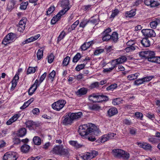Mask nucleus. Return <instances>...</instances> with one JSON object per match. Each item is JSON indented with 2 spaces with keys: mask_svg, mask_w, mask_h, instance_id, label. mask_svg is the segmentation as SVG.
<instances>
[{
  "mask_svg": "<svg viewBox=\"0 0 160 160\" xmlns=\"http://www.w3.org/2000/svg\"><path fill=\"white\" fill-rule=\"evenodd\" d=\"M148 59L149 61L160 63V57H155V53L153 51H147Z\"/></svg>",
  "mask_w": 160,
  "mask_h": 160,
  "instance_id": "nucleus-3",
  "label": "nucleus"
},
{
  "mask_svg": "<svg viewBox=\"0 0 160 160\" xmlns=\"http://www.w3.org/2000/svg\"><path fill=\"white\" fill-rule=\"evenodd\" d=\"M89 108L92 110H98L101 109V107L98 104H95L89 106Z\"/></svg>",
  "mask_w": 160,
  "mask_h": 160,
  "instance_id": "nucleus-38",
  "label": "nucleus"
},
{
  "mask_svg": "<svg viewBox=\"0 0 160 160\" xmlns=\"http://www.w3.org/2000/svg\"><path fill=\"white\" fill-rule=\"evenodd\" d=\"M56 74L55 71L53 70L49 75V78L51 79L52 81H53V78H54Z\"/></svg>",
  "mask_w": 160,
  "mask_h": 160,
  "instance_id": "nucleus-52",
  "label": "nucleus"
},
{
  "mask_svg": "<svg viewBox=\"0 0 160 160\" xmlns=\"http://www.w3.org/2000/svg\"><path fill=\"white\" fill-rule=\"evenodd\" d=\"M34 144L37 145L41 144V141L40 137L38 136H35L33 139Z\"/></svg>",
  "mask_w": 160,
  "mask_h": 160,
  "instance_id": "nucleus-27",
  "label": "nucleus"
},
{
  "mask_svg": "<svg viewBox=\"0 0 160 160\" xmlns=\"http://www.w3.org/2000/svg\"><path fill=\"white\" fill-rule=\"evenodd\" d=\"M149 24L152 28H155L158 24V22L157 21H154L150 22Z\"/></svg>",
  "mask_w": 160,
  "mask_h": 160,
  "instance_id": "nucleus-46",
  "label": "nucleus"
},
{
  "mask_svg": "<svg viewBox=\"0 0 160 160\" xmlns=\"http://www.w3.org/2000/svg\"><path fill=\"white\" fill-rule=\"evenodd\" d=\"M25 25L18 24V31L20 32H22L25 29Z\"/></svg>",
  "mask_w": 160,
  "mask_h": 160,
  "instance_id": "nucleus-51",
  "label": "nucleus"
},
{
  "mask_svg": "<svg viewBox=\"0 0 160 160\" xmlns=\"http://www.w3.org/2000/svg\"><path fill=\"white\" fill-rule=\"evenodd\" d=\"M47 75V73L44 72L41 76L40 79L39 81H38V84H40V83L43 81Z\"/></svg>",
  "mask_w": 160,
  "mask_h": 160,
  "instance_id": "nucleus-54",
  "label": "nucleus"
},
{
  "mask_svg": "<svg viewBox=\"0 0 160 160\" xmlns=\"http://www.w3.org/2000/svg\"><path fill=\"white\" fill-rule=\"evenodd\" d=\"M86 64H82L78 65L75 68V70L78 71H80L81 70L83 69L85 67Z\"/></svg>",
  "mask_w": 160,
  "mask_h": 160,
  "instance_id": "nucleus-48",
  "label": "nucleus"
},
{
  "mask_svg": "<svg viewBox=\"0 0 160 160\" xmlns=\"http://www.w3.org/2000/svg\"><path fill=\"white\" fill-rule=\"evenodd\" d=\"M118 110L115 108H112L109 109L108 111V114L109 117H111L118 113Z\"/></svg>",
  "mask_w": 160,
  "mask_h": 160,
  "instance_id": "nucleus-21",
  "label": "nucleus"
},
{
  "mask_svg": "<svg viewBox=\"0 0 160 160\" xmlns=\"http://www.w3.org/2000/svg\"><path fill=\"white\" fill-rule=\"evenodd\" d=\"M61 5L63 8L62 10L65 14L70 8V7L69 6V0H61Z\"/></svg>",
  "mask_w": 160,
  "mask_h": 160,
  "instance_id": "nucleus-10",
  "label": "nucleus"
},
{
  "mask_svg": "<svg viewBox=\"0 0 160 160\" xmlns=\"http://www.w3.org/2000/svg\"><path fill=\"white\" fill-rule=\"evenodd\" d=\"M70 57L68 56L66 57L64 59L62 63L64 66H66L67 65L70 61Z\"/></svg>",
  "mask_w": 160,
  "mask_h": 160,
  "instance_id": "nucleus-42",
  "label": "nucleus"
},
{
  "mask_svg": "<svg viewBox=\"0 0 160 160\" xmlns=\"http://www.w3.org/2000/svg\"><path fill=\"white\" fill-rule=\"evenodd\" d=\"M135 116L138 118H140V119H142L143 117L142 114L139 112H136L135 113Z\"/></svg>",
  "mask_w": 160,
  "mask_h": 160,
  "instance_id": "nucleus-60",
  "label": "nucleus"
},
{
  "mask_svg": "<svg viewBox=\"0 0 160 160\" xmlns=\"http://www.w3.org/2000/svg\"><path fill=\"white\" fill-rule=\"evenodd\" d=\"M66 103V102L64 100H59L53 103L52 106L54 109L59 111L64 107Z\"/></svg>",
  "mask_w": 160,
  "mask_h": 160,
  "instance_id": "nucleus-5",
  "label": "nucleus"
},
{
  "mask_svg": "<svg viewBox=\"0 0 160 160\" xmlns=\"http://www.w3.org/2000/svg\"><path fill=\"white\" fill-rule=\"evenodd\" d=\"M120 103L121 98H114L112 100V103L114 105H117L119 104Z\"/></svg>",
  "mask_w": 160,
  "mask_h": 160,
  "instance_id": "nucleus-41",
  "label": "nucleus"
},
{
  "mask_svg": "<svg viewBox=\"0 0 160 160\" xmlns=\"http://www.w3.org/2000/svg\"><path fill=\"white\" fill-rule=\"evenodd\" d=\"M69 143L76 148H80L83 146L82 144L79 143L77 141H70Z\"/></svg>",
  "mask_w": 160,
  "mask_h": 160,
  "instance_id": "nucleus-22",
  "label": "nucleus"
},
{
  "mask_svg": "<svg viewBox=\"0 0 160 160\" xmlns=\"http://www.w3.org/2000/svg\"><path fill=\"white\" fill-rule=\"evenodd\" d=\"M54 56L52 53H51L48 56V62L49 63H52L54 59Z\"/></svg>",
  "mask_w": 160,
  "mask_h": 160,
  "instance_id": "nucleus-55",
  "label": "nucleus"
},
{
  "mask_svg": "<svg viewBox=\"0 0 160 160\" xmlns=\"http://www.w3.org/2000/svg\"><path fill=\"white\" fill-rule=\"evenodd\" d=\"M17 154L14 152H8L3 156V160H16L18 158Z\"/></svg>",
  "mask_w": 160,
  "mask_h": 160,
  "instance_id": "nucleus-7",
  "label": "nucleus"
},
{
  "mask_svg": "<svg viewBox=\"0 0 160 160\" xmlns=\"http://www.w3.org/2000/svg\"><path fill=\"white\" fill-rule=\"evenodd\" d=\"M153 2H152V4L150 5L151 7H154L159 6L160 4L158 3L157 2L155 1L154 0H153Z\"/></svg>",
  "mask_w": 160,
  "mask_h": 160,
  "instance_id": "nucleus-62",
  "label": "nucleus"
},
{
  "mask_svg": "<svg viewBox=\"0 0 160 160\" xmlns=\"http://www.w3.org/2000/svg\"><path fill=\"white\" fill-rule=\"evenodd\" d=\"M78 131L81 136H84L90 133L97 135L100 132L97 127L91 123L80 126Z\"/></svg>",
  "mask_w": 160,
  "mask_h": 160,
  "instance_id": "nucleus-1",
  "label": "nucleus"
},
{
  "mask_svg": "<svg viewBox=\"0 0 160 160\" xmlns=\"http://www.w3.org/2000/svg\"><path fill=\"white\" fill-rule=\"evenodd\" d=\"M144 81L143 78L141 79H139L136 80L135 82V84L136 85H138L140 84H142L143 83Z\"/></svg>",
  "mask_w": 160,
  "mask_h": 160,
  "instance_id": "nucleus-58",
  "label": "nucleus"
},
{
  "mask_svg": "<svg viewBox=\"0 0 160 160\" xmlns=\"http://www.w3.org/2000/svg\"><path fill=\"white\" fill-rule=\"evenodd\" d=\"M94 43L93 41L84 43L81 46V48L82 50H85Z\"/></svg>",
  "mask_w": 160,
  "mask_h": 160,
  "instance_id": "nucleus-18",
  "label": "nucleus"
},
{
  "mask_svg": "<svg viewBox=\"0 0 160 160\" xmlns=\"http://www.w3.org/2000/svg\"><path fill=\"white\" fill-rule=\"evenodd\" d=\"M89 22V21L83 20L80 23L79 27L84 28L86 25Z\"/></svg>",
  "mask_w": 160,
  "mask_h": 160,
  "instance_id": "nucleus-39",
  "label": "nucleus"
},
{
  "mask_svg": "<svg viewBox=\"0 0 160 160\" xmlns=\"http://www.w3.org/2000/svg\"><path fill=\"white\" fill-rule=\"evenodd\" d=\"M136 47V46H129L125 49V51L127 52H129L134 51Z\"/></svg>",
  "mask_w": 160,
  "mask_h": 160,
  "instance_id": "nucleus-35",
  "label": "nucleus"
},
{
  "mask_svg": "<svg viewBox=\"0 0 160 160\" xmlns=\"http://www.w3.org/2000/svg\"><path fill=\"white\" fill-rule=\"evenodd\" d=\"M147 51L141 52L139 53V55L142 58H145L147 59Z\"/></svg>",
  "mask_w": 160,
  "mask_h": 160,
  "instance_id": "nucleus-47",
  "label": "nucleus"
},
{
  "mask_svg": "<svg viewBox=\"0 0 160 160\" xmlns=\"http://www.w3.org/2000/svg\"><path fill=\"white\" fill-rule=\"evenodd\" d=\"M99 86V83L98 82H96L91 84L90 87L91 88H98Z\"/></svg>",
  "mask_w": 160,
  "mask_h": 160,
  "instance_id": "nucleus-56",
  "label": "nucleus"
},
{
  "mask_svg": "<svg viewBox=\"0 0 160 160\" xmlns=\"http://www.w3.org/2000/svg\"><path fill=\"white\" fill-rule=\"evenodd\" d=\"M110 39L112 40L114 42H116L118 39V35L116 32H114L111 35Z\"/></svg>",
  "mask_w": 160,
  "mask_h": 160,
  "instance_id": "nucleus-32",
  "label": "nucleus"
},
{
  "mask_svg": "<svg viewBox=\"0 0 160 160\" xmlns=\"http://www.w3.org/2000/svg\"><path fill=\"white\" fill-rule=\"evenodd\" d=\"M127 60V58L125 56H121L119 58H117L114 60H113L112 62L116 61V63L114 64H116V66L117 64L122 63L125 61Z\"/></svg>",
  "mask_w": 160,
  "mask_h": 160,
  "instance_id": "nucleus-15",
  "label": "nucleus"
},
{
  "mask_svg": "<svg viewBox=\"0 0 160 160\" xmlns=\"http://www.w3.org/2000/svg\"><path fill=\"white\" fill-rule=\"evenodd\" d=\"M112 152L113 156L119 158H122L124 160H128L130 157L129 154L121 149H113Z\"/></svg>",
  "mask_w": 160,
  "mask_h": 160,
  "instance_id": "nucleus-2",
  "label": "nucleus"
},
{
  "mask_svg": "<svg viewBox=\"0 0 160 160\" xmlns=\"http://www.w3.org/2000/svg\"><path fill=\"white\" fill-rule=\"evenodd\" d=\"M102 39L103 41H107L111 38V35L110 34H106L102 33Z\"/></svg>",
  "mask_w": 160,
  "mask_h": 160,
  "instance_id": "nucleus-29",
  "label": "nucleus"
},
{
  "mask_svg": "<svg viewBox=\"0 0 160 160\" xmlns=\"http://www.w3.org/2000/svg\"><path fill=\"white\" fill-rule=\"evenodd\" d=\"M141 32L144 36L147 38L154 37L156 36V33L152 29H143Z\"/></svg>",
  "mask_w": 160,
  "mask_h": 160,
  "instance_id": "nucleus-8",
  "label": "nucleus"
},
{
  "mask_svg": "<svg viewBox=\"0 0 160 160\" xmlns=\"http://www.w3.org/2000/svg\"><path fill=\"white\" fill-rule=\"evenodd\" d=\"M25 124L27 127L30 129H34L36 127H38L39 125L38 123L31 120L26 122Z\"/></svg>",
  "mask_w": 160,
  "mask_h": 160,
  "instance_id": "nucleus-13",
  "label": "nucleus"
},
{
  "mask_svg": "<svg viewBox=\"0 0 160 160\" xmlns=\"http://www.w3.org/2000/svg\"><path fill=\"white\" fill-rule=\"evenodd\" d=\"M88 91V89L87 88H82L78 89L75 92V94L78 97H81L86 94Z\"/></svg>",
  "mask_w": 160,
  "mask_h": 160,
  "instance_id": "nucleus-12",
  "label": "nucleus"
},
{
  "mask_svg": "<svg viewBox=\"0 0 160 160\" xmlns=\"http://www.w3.org/2000/svg\"><path fill=\"white\" fill-rule=\"evenodd\" d=\"M26 129L25 128H21L19 130L18 136L19 137H22L26 135Z\"/></svg>",
  "mask_w": 160,
  "mask_h": 160,
  "instance_id": "nucleus-25",
  "label": "nucleus"
},
{
  "mask_svg": "<svg viewBox=\"0 0 160 160\" xmlns=\"http://www.w3.org/2000/svg\"><path fill=\"white\" fill-rule=\"evenodd\" d=\"M62 146H57L53 148V153L56 154L60 155V152H61V150L62 148Z\"/></svg>",
  "mask_w": 160,
  "mask_h": 160,
  "instance_id": "nucleus-24",
  "label": "nucleus"
},
{
  "mask_svg": "<svg viewBox=\"0 0 160 160\" xmlns=\"http://www.w3.org/2000/svg\"><path fill=\"white\" fill-rule=\"evenodd\" d=\"M30 149V147L28 145L26 144H24L22 145L21 148V151L25 153L28 152Z\"/></svg>",
  "mask_w": 160,
  "mask_h": 160,
  "instance_id": "nucleus-23",
  "label": "nucleus"
},
{
  "mask_svg": "<svg viewBox=\"0 0 160 160\" xmlns=\"http://www.w3.org/2000/svg\"><path fill=\"white\" fill-rule=\"evenodd\" d=\"M141 42L142 46L145 47H148L150 45V42L148 40V38H143L142 40L141 41Z\"/></svg>",
  "mask_w": 160,
  "mask_h": 160,
  "instance_id": "nucleus-19",
  "label": "nucleus"
},
{
  "mask_svg": "<svg viewBox=\"0 0 160 160\" xmlns=\"http://www.w3.org/2000/svg\"><path fill=\"white\" fill-rule=\"evenodd\" d=\"M37 68V67L34 68L29 67L27 72V74H30L32 73H34L36 71V68Z\"/></svg>",
  "mask_w": 160,
  "mask_h": 160,
  "instance_id": "nucleus-44",
  "label": "nucleus"
},
{
  "mask_svg": "<svg viewBox=\"0 0 160 160\" xmlns=\"http://www.w3.org/2000/svg\"><path fill=\"white\" fill-rule=\"evenodd\" d=\"M116 135V134L113 133H109L107 134L103 135L101 138L97 140L96 142L98 143L104 142L108 140L112 139Z\"/></svg>",
  "mask_w": 160,
  "mask_h": 160,
  "instance_id": "nucleus-4",
  "label": "nucleus"
},
{
  "mask_svg": "<svg viewBox=\"0 0 160 160\" xmlns=\"http://www.w3.org/2000/svg\"><path fill=\"white\" fill-rule=\"evenodd\" d=\"M32 112L33 114L38 115L39 113V110L38 108H35L32 110Z\"/></svg>",
  "mask_w": 160,
  "mask_h": 160,
  "instance_id": "nucleus-64",
  "label": "nucleus"
},
{
  "mask_svg": "<svg viewBox=\"0 0 160 160\" xmlns=\"http://www.w3.org/2000/svg\"><path fill=\"white\" fill-rule=\"evenodd\" d=\"M38 80L37 79L34 84L32 85L28 90V94L29 95H32L36 90L37 87L39 85L38 84Z\"/></svg>",
  "mask_w": 160,
  "mask_h": 160,
  "instance_id": "nucleus-14",
  "label": "nucleus"
},
{
  "mask_svg": "<svg viewBox=\"0 0 160 160\" xmlns=\"http://www.w3.org/2000/svg\"><path fill=\"white\" fill-rule=\"evenodd\" d=\"M43 50L39 49L37 53V57L38 60H40L43 56Z\"/></svg>",
  "mask_w": 160,
  "mask_h": 160,
  "instance_id": "nucleus-40",
  "label": "nucleus"
},
{
  "mask_svg": "<svg viewBox=\"0 0 160 160\" xmlns=\"http://www.w3.org/2000/svg\"><path fill=\"white\" fill-rule=\"evenodd\" d=\"M70 114L71 115V116L72 117L73 121L74 120H76L80 118L82 116V113L81 112L73 113L70 112Z\"/></svg>",
  "mask_w": 160,
  "mask_h": 160,
  "instance_id": "nucleus-16",
  "label": "nucleus"
},
{
  "mask_svg": "<svg viewBox=\"0 0 160 160\" xmlns=\"http://www.w3.org/2000/svg\"><path fill=\"white\" fill-rule=\"evenodd\" d=\"M63 10H61L56 15L54 16L51 20V23L52 24H54L56 22L59 20L61 16L64 14V12Z\"/></svg>",
  "mask_w": 160,
  "mask_h": 160,
  "instance_id": "nucleus-11",
  "label": "nucleus"
},
{
  "mask_svg": "<svg viewBox=\"0 0 160 160\" xmlns=\"http://www.w3.org/2000/svg\"><path fill=\"white\" fill-rule=\"evenodd\" d=\"M104 50L102 49H99L96 50L94 52V54L95 55H98L100 53L103 52Z\"/></svg>",
  "mask_w": 160,
  "mask_h": 160,
  "instance_id": "nucleus-61",
  "label": "nucleus"
},
{
  "mask_svg": "<svg viewBox=\"0 0 160 160\" xmlns=\"http://www.w3.org/2000/svg\"><path fill=\"white\" fill-rule=\"evenodd\" d=\"M55 10L54 6H51L49 8L48 10L47 11V15H48L52 13Z\"/></svg>",
  "mask_w": 160,
  "mask_h": 160,
  "instance_id": "nucleus-53",
  "label": "nucleus"
},
{
  "mask_svg": "<svg viewBox=\"0 0 160 160\" xmlns=\"http://www.w3.org/2000/svg\"><path fill=\"white\" fill-rule=\"evenodd\" d=\"M98 95H96L95 94H92V95H91L89 96V99L91 101L93 102H98L97 101H94L93 100L94 98H96L97 100H98Z\"/></svg>",
  "mask_w": 160,
  "mask_h": 160,
  "instance_id": "nucleus-36",
  "label": "nucleus"
},
{
  "mask_svg": "<svg viewBox=\"0 0 160 160\" xmlns=\"http://www.w3.org/2000/svg\"><path fill=\"white\" fill-rule=\"evenodd\" d=\"M82 158L85 160H90L93 158V156H92L90 152H87L85 154L82 156Z\"/></svg>",
  "mask_w": 160,
  "mask_h": 160,
  "instance_id": "nucleus-26",
  "label": "nucleus"
},
{
  "mask_svg": "<svg viewBox=\"0 0 160 160\" xmlns=\"http://www.w3.org/2000/svg\"><path fill=\"white\" fill-rule=\"evenodd\" d=\"M111 64L112 65V67L104 69L103 72H111L116 66V64H113V62H112Z\"/></svg>",
  "mask_w": 160,
  "mask_h": 160,
  "instance_id": "nucleus-33",
  "label": "nucleus"
},
{
  "mask_svg": "<svg viewBox=\"0 0 160 160\" xmlns=\"http://www.w3.org/2000/svg\"><path fill=\"white\" fill-rule=\"evenodd\" d=\"M15 3L16 2L14 0L9 1L7 6V10L9 12H11L14 8Z\"/></svg>",
  "mask_w": 160,
  "mask_h": 160,
  "instance_id": "nucleus-17",
  "label": "nucleus"
},
{
  "mask_svg": "<svg viewBox=\"0 0 160 160\" xmlns=\"http://www.w3.org/2000/svg\"><path fill=\"white\" fill-rule=\"evenodd\" d=\"M153 76H148L144 77L143 78L144 82H148L151 80L153 78Z\"/></svg>",
  "mask_w": 160,
  "mask_h": 160,
  "instance_id": "nucleus-63",
  "label": "nucleus"
},
{
  "mask_svg": "<svg viewBox=\"0 0 160 160\" xmlns=\"http://www.w3.org/2000/svg\"><path fill=\"white\" fill-rule=\"evenodd\" d=\"M15 35L13 33H10L8 34L4 38L2 42V43L4 45H7L13 42L15 38Z\"/></svg>",
  "mask_w": 160,
  "mask_h": 160,
  "instance_id": "nucleus-6",
  "label": "nucleus"
},
{
  "mask_svg": "<svg viewBox=\"0 0 160 160\" xmlns=\"http://www.w3.org/2000/svg\"><path fill=\"white\" fill-rule=\"evenodd\" d=\"M20 116V115L19 114L15 115L7 121L6 124L8 125H10L12 122L16 121Z\"/></svg>",
  "mask_w": 160,
  "mask_h": 160,
  "instance_id": "nucleus-20",
  "label": "nucleus"
},
{
  "mask_svg": "<svg viewBox=\"0 0 160 160\" xmlns=\"http://www.w3.org/2000/svg\"><path fill=\"white\" fill-rule=\"evenodd\" d=\"M28 4V2H22L21 4L20 8L21 9L25 10L27 8V6Z\"/></svg>",
  "mask_w": 160,
  "mask_h": 160,
  "instance_id": "nucleus-49",
  "label": "nucleus"
},
{
  "mask_svg": "<svg viewBox=\"0 0 160 160\" xmlns=\"http://www.w3.org/2000/svg\"><path fill=\"white\" fill-rule=\"evenodd\" d=\"M119 12V11L117 9H115L112 11V14L111 15V17L114 18L117 15Z\"/></svg>",
  "mask_w": 160,
  "mask_h": 160,
  "instance_id": "nucleus-57",
  "label": "nucleus"
},
{
  "mask_svg": "<svg viewBox=\"0 0 160 160\" xmlns=\"http://www.w3.org/2000/svg\"><path fill=\"white\" fill-rule=\"evenodd\" d=\"M79 22L78 20L76 21L69 28L68 30H69L70 31H71L74 30L77 26L79 24Z\"/></svg>",
  "mask_w": 160,
  "mask_h": 160,
  "instance_id": "nucleus-31",
  "label": "nucleus"
},
{
  "mask_svg": "<svg viewBox=\"0 0 160 160\" xmlns=\"http://www.w3.org/2000/svg\"><path fill=\"white\" fill-rule=\"evenodd\" d=\"M61 152H60V155L66 156L69 153L68 149L63 148L62 147Z\"/></svg>",
  "mask_w": 160,
  "mask_h": 160,
  "instance_id": "nucleus-45",
  "label": "nucleus"
},
{
  "mask_svg": "<svg viewBox=\"0 0 160 160\" xmlns=\"http://www.w3.org/2000/svg\"><path fill=\"white\" fill-rule=\"evenodd\" d=\"M136 10H132L127 12L126 17H127L131 18L134 16L136 14Z\"/></svg>",
  "mask_w": 160,
  "mask_h": 160,
  "instance_id": "nucleus-30",
  "label": "nucleus"
},
{
  "mask_svg": "<svg viewBox=\"0 0 160 160\" xmlns=\"http://www.w3.org/2000/svg\"><path fill=\"white\" fill-rule=\"evenodd\" d=\"M117 87V84H112L107 88V90H113V89L116 88Z\"/></svg>",
  "mask_w": 160,
  "mask_h": 160,
  "instance_id": "nucleus-50",
  "label": "nucleus"
},
{
  "mask_svg": "<svg viewBox=\"0 0 160 160\" xmlns=\"http://www.w3.org/2000/svg\"><path fill=\"white\" fill-rule=\"evenodd\" d=\"M66 35V33L65 32L63 31L60 33V35L58 37V42H59L62 39H63L65 36Z\"/></svg>",
  "mask_w": 160,
  "mask_h": 160,
  "instance_id": "nucleus-43",
  "label": "nucleus"
},
{
  "mask_svg": "<svg viewBox=\"0 0 160 160\" xmlns=\"http://www.w3.org/2000/svg\"><path fill=\"white\" fill-rule=\"evenodd\" d=\"M98 100L97 101L98 102H99L104 101H108V96L103 95H98Z\"/></svg>",
  "mask_w": 160,
  "mask_h": 160,
  "instance_id": "nucleus-28",
  "label": "nucleus"
},
{
  "mask_svg": "<svg viewBox=\"0 0 160 160\" xmlns=\"http://www.w3.org/2000/svg\"><path fill=\"white\" fill-rule=\"evenodd\" d=\"M155 137H152L151 136L148 138V141L149 142L154 143L158 142V139Z\"/></svg>",
  "mask_w": 160,
  "mask_h": 160,
  "instance_id": "nucleus-37",
  "label": "nucleus"
},
{
  "mask_svg": "<svg viewBox=\"0 0 160 160\" xmlns=\"http://www.w3.org/2000/svg\"><path fill=\"white\" fill-rule=\"evenodd\" d=\"M70 112L67 114L65 116L64 119L63 120V124L64 125H67L71 124L73 120L71 116Z\"/></svg>",
  "mask_w": 160,
  "mask_h": 160,
  "instance_id": "nucleus-9",
  "label": "nucleus"
},
{
  "mask_svg": "<svg viewBox=\"0 0 160 160\" xmlns=\"http://www.w3.org/2000/svg\"><path fill=\"white\" fill-rule=\"evenodd\" d=\"M81 58V54L79 53H78L73 58L72 62H77Z\"/></svg>",
  "mask_w": 160,
  "mask_h": 160,
  "instance_id": "nucleus-34",
  "label": "nucleus"
},
{
  "mask_svg": "<svg viewBox=\"0 0 160 160\" xmlns=\"http://www.w3.org/2000/svg\"><path fill=\"white\" fill-rule=\"evenodd\" d=\"M144 146L145 147H144V149L146 150H150L152 148V146L150 144L146 142L145 143Z\"/></svg>",
  "mask_w": 160,
  "mask_h": 160,
  "instance_id": "nucleus-59",
  "label": "nucleus"
}]
</instances>
